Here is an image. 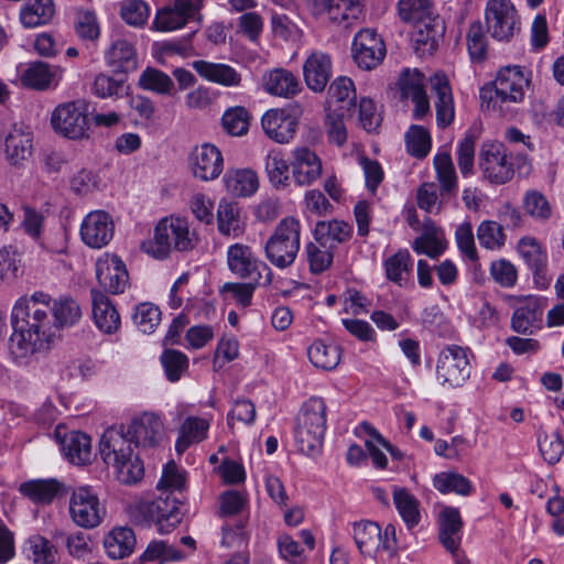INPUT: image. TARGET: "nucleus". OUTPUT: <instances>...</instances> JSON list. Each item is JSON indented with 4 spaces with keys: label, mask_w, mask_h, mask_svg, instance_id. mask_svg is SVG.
<instances>
[{
    "label": "nucleus",
    "mask_w": 564,
    "mask_h": 564,
    "mask_svg": "<svg viewBox=\"0 0 564 564\" xmlns=\"http://www.w3.org/2000/svg\"><path fill=\"white\" fill-rule=\"evenodd\" d=\"M62 449L70 463L84 465L91 458V440L83 432L72 431L62 440Z\"/></svg>",
    "instance_id": "obj_35"
},
{
    "label": "nucleus",
    "mask_w": 564,
    "mask_h": 564,
    "mask_svg": "<svg viewBox=\"0 0 564 564\" xmlns=\"http://www.w3.org/2000/svg\"><path fill=\"white\" fill-rule=\"evenodd\" d=\"M28 543L31 551V558L34 564L55 563L57 549L48 539L40 534H35L29 538Z\"/></svg>",
    "instance_id": "obj_61"
},
{
    "label": "nucleus",
    "mask_w": 564,
    "mask_h": 564,
    "mask_svg": "<svg viewBox=\"0 0 564 564\" xmlns=\"http://www.w3.org/2000/svg\"><path fill=\"white\" fill-rule=\"evenodd\" d=\"M469 375L470 365L466 348L448 345L441 350L436 365V378L442 386L462 387Z\"/></svg>",
    "instance_id": "obj_10"
},
{
    "label": "nucleus",
    "mask_w": 564,
    "mask_h": 564,
    "mask_svg": "<svg viewBox=\"0 0 564 564\" xmlns=\"http://www.w3.org/2000/svg\"><path fill=\"white\" fill-rule=\"evenodd\" d=\"M131 517L140 524L154 522L161 534L171 532L182 520L180 507L175 500H170L169 497L135 505Z\"/></svg>",
    "instance_id": "obj_9"
},
{
    "label": "nucleus",
    "mask_w": 564,
    "mask_h": 564,
    "mask_svg": "<svg viewBox=\"0 0 564 564\" xmlns=\"http://www.w3.org/2000/svg\"><path fill=\"white\" fill-rule=\"evenodd\" d=\"M486 24L490 35L498 41H509L519 31V18L509 0H488Z\"/></svg>",
    "instance_id": "obj_12"
},
{
    "label": "nucleus",
    "mask_w": 564,
    "mask_h": 564,
    "mask_svg": "<svg viewBox=\"0 0 564 564\" xmlns=\"http://www.w3.org/2000/svg\"><path fill=\"white\" fill-rule=\"evenodd\" d=\"M56 77V69H53L44 62L30 63L21 75V83L25 87L36 90H45L51 87Z\"/></svg>",
    "instance_id": "obj_46"
},
{
    "label": "nucleus",
    "mask_w": 564,
    "mask_h": 564,
    "mask_svg": "<svg viewBox=\"0 0 564 564\" xmlns=\"http://www.w3.org/2000/svg\"><path fill=\"white\" fill-rule=\"evenodd\" d=\"M466 40L471 61L482 62L487 57L488 42L480 21H475L469 25Z\"/></svg>",
    "instance_id": "obj_59"
},
{
    "label": "nucleus",
    "mask_w": 564,
    "mask_h": 564,
    "mask_svg": "<svg viewBox=\"0 0 564 564\" xmlns=\"http://www.w3.org/2000/svg\"><path fill=\"white\" fill-rule=\"evenodd\" d=\"M366 0H335L337 9L333 11L337 25L350 28L356 24L364 14Z\"/></svg>",
    "instance_id": "obj_55"
},
{
    "label": "nucleus",
    "mask_w": 564,
    "mask_h": 564,
    "mask_svg": "<svg viewBox=\"0 0 564 564\" xmlns=\"http://www.w3.org/2000/svg\"><path fill=\"white\" fill-rule=\"evenodd\" d=\"M93 318L95 325L105 334H113L120 327V314L101 291L91 290Z\"/></svg>",
    "instance_id": "obj_26"
},
{
    "label": "nucleus",
    "mask_w": 564,
    "mask_h": 564,
    "mask_svg": "<svg viewBox=\"0 0 564 564\" xmlns=\"http://www.w3.org/2000/svg\"><path fill=\"white\" fill-rule=\"evenodd\" d=\"M89 104L77 99L58 105L52 112L54 131L68 139L77 140L87 135Z\"/></svg>",
    "instance_id": "obj_8"
},
{
    "label": "nucleus",
    "mask_w": 564,
    "mask_h": 564,
    "mask_svg": "<svg viewBox=\"0 0 564 564\" xmlns=\"http://www.w3.org/2000/svg\"><path fill=\"white\" fill-rule=\"evenodd\" d=\"M301 224L294 217L279 221L264 246L267 259L276 268L285 269L293 264L300 250Z\"/></svg>",
    "instance_id": "obj_6"
},
{
    "label": "nucleus",
    "mask_w": 564,
    "mask_h": 564,
    "mask_svg": "<svg viewBox=\"0 0 564 564\" xmlns=\"http://www.w3.org/2000/svg\"><path fill=\"white\" fill-rule=\"evenodd\" d=\"M161 362L165 370V375L171 382L178 381L183 372L188 367V359L185 354L166 349L161 356Z\"/></svg>",
    "instance_id": "obj_64"
},
{
    "label": "nucleus",
    "mask_w": 564,
    "mask_h": 564,
    "mask_svg": "<svg viewBox=\"0 0 564 564\" xmlns=\"http://www.w3.org/2000/svg\"><path fill=\"white\" fill-rule=\"evenodd\" d=\"M478 164L482 177L495 185L509 182L514 174L513 165L500 143H484L479 151Z\"/></svg>",
    "instance_id": "obj_11"
},
{
    "label": "nucleus",
    "mask_w": 564,
    "mask_h": 564,
    "mask_svg": "<svg viewBox=\"0 0 564 564\" xmlns=\"http://www.w3.org/2000/svg\"><path fill=\"white\" fill-rule=\"evenodd\" d=\"M124 427L130 442H133L135 447H156L165 435V427L162 419L153 412H144L133 417Z\"/></svg>",
    "instance_id": "obj_15"
},
{
    "label": "nucleus",
    "mask_w": 564,
    "mask_h": 564,
    "mask_svg": "<svg viewBox=\"0 0 564 564\" xmlns=\"http://www.w3.org/2000/svg\"><path fill=\"white\" fill-rule=\"evenodd\" d=\"M226 188L234 196L247 197L253 195L259 187V177L251 169L228 170L224 176Z\"/></svg>",
    "instance_id": "obj_34"
},
{
    "label": "nucleus",
    "mask_w": 564,
    "mask_h": 564,
    "mask_svg": "<svg viewBox=\"0 0 564 564\" xmlns=\"http://www.w3.org/2000/svg\"><path fill=\"white\" fill-rule=\"evenodd\" d=\"M542 315L543 311L538 300L529 297L514 310L511 317V328L518 334L531 335L534 329L541 327Z\"/></svg>",
    "instance_id": "obj_30"
},
{
    "label": "nucleus",
    "mask_w": 564,
    "mask_h": 564,
    "mask_svg": "<svg viewBox=\"0 0 564 564\" xmlns=\"http://www.w3.org/2000/svg\"><path fill=\"white\" fill-rule=\"evenodd\" d=\"M80 318V305L69 296L53 299L41 291L22 296L11 313L13 333L9 339L10 354L17 361H22L46 350L57 330L76 325Z\"/></svg>",
    "instance_id": "obj_1"
},
{
    "label": "nucleus",
    "mask_w": 564,
    "mask_h": 564,
    "mask_svg": "<svg viewBox=\"0 0 564 564\" xmlns=\"http://www.w3.org/2000/svg\"><path fill=\"white\" fill-rule=\"evenodd\" d=\"M189 167L196 178L205 182L213 181L223 172V154L214 144L204 143L197 145L191 152Z\"/></svg>",
    "instance_id": "obj_19"
},
{
    "label": "nucleus",
    "mask_w": 564,
    "mask_h": 564,
    "mask_svg": "<svg viewBox=\"0 0 564 564\" xmlns=\"http://www.w3.org/2000/svg\"><path fill=\"white\" fill-rule=\"evenodd\" d=\"M63 485L56 479H33L20 485V492L37 505H50Z\"/></svg>",
    "instance_id": "obj_36"
},
{
    "label": "nucleus",
    "mask_w": 564,
    "mask_h": 564,
    "mask_svg": "<svg viewBox=\"0 0 564 564\" xmlns=\"http://www.w3.org/2000/svg\"><path fill=\"white\" fill-rule=\"evenodd\" d=\"M383 265L387 279L403 286L411 276L413 259L406 249H402L387 258Z\"/></svg>",
    "instance_id": "obj_43"
},
{
    "label": "nucleus",
    "mask_w": 564,
    "mask_h": 564,
    "mask_svg": "<svg viewBox=\"0 0 564 564\" xmlns=\"http://www.w3.org/2000/svg\"><path fill=\"white\" fill-rule=\"evenodd\" d=\"M209 423L205 419L188 416L180 427V435L175 443L178 454L185 452L191 445L200 443L207 436Z\"/></svg>",
    "instance_id": "obj_41"
},
{
    "label": "nucleus",
    "mask_w": 564,
    "mask_h": 564,
    "mask_svg": "<svg viewBox=\"0 0 564 564\" xmlns=\"http://www.w3.org/2000/svg\"><path fill=\"white\" fill-rule=\"evenodd\" d=\"M311 272L318 274L326 271L333 262V249L323 241H312L305 247Z\"/></svg>",
    "instance_id": "obj_51"
},
{
    "label": "nucleus",
    "mask_w": 564,
    "mask_h": 564,
    "mask_svg": "<svg viewBox=\"0 0 564 564\" xmlns=\"http://www.w3.org/2000/svg\"><path fill=\"white\" fill-rule=\"evenodd\" d=\"M302 113L300 106L291 110L270 109L261 118L262 129L268 138L276 143H289L294 139L297 128V116Z\"/></svg>",
    "instance_id": "obj_16"
},
{
    "label": "nucleus",
    "mask_w": 564,
    "mask_h": 564,
    "mask_svg": "<svg viewBox=\"0 0 564 564\" xmlns=\"http://www.w3.org/2000/svg\"><path fill=\"white\" fill-rule=\"evenodd\" d=\"M354 540L360 553L365 556H373L382 549L381 529L371 521H362L355 524Z\"/></svg>",
    "instance_id": "obj_40"
},
{
    "label": "nucleus",
    "mask_w": 564,
    "mask_h": 564,
    "mask_svg": "<svg viewBox=\"0 0 564 564\" xmlns=\"http://www.w3.org/2000/svg\"><path fill=\"white\" fill-rule=\"evenodd\" d=\"M227 265L232 274L242 280L269 285L272 282L271 269L261 261L252 248L243 243H235L228 247Z\"/></svg>",
    "instance_id": "obj_7"
},
{
    "label": "nucleus",
    "mask_w": 564,
    "mask_h": 564,
    "mask_svg": "<svg viewBox=\"0 0 564 564\" xmlns=\"http://www.w3.org/2000/svg\"><path fill=\"white\" fill-rule=\"evenodd\" d=\"M250 115L242 106L228 108L221 117L224 130L232 137H242L249 130Z\"/></svg>",
    "instance_id": "obj_53"
},
{
    "label": "nucleus",
    "mask_w": 564,
    "mask_h": 564,
    "mask_svg": "<svg viewBox=\"0 0 564 564\" xmlns=\"http://www.w3.org/2000/svg\"><path fill=\"white\" fill-rule=\"evenodd\" d=\"M120 15L132 26H142L149 19L150 9L143 0H126L121 3Z\"/></svg>",
    "instance_id": "obj_63"
},
{
    "label": "nucleus",
    "mask_w": 564,
    "mask_h": 564,
    "mask_svg": "<svg viewBox=\"0 0 564 564\" xmlns=\"http://www.w3.org/2000/svg\"><path fill=\"white\" fill-rule=\"evenodd\" d=\"M529 79L524 76L520 66H507L499 70L494 83L495 97L490 100L495 104L520 102L524 98V90Z\"/></svg>",
    "instance_id": "obj_17"
},
{
    "label": "nucleus",
    "mask_w": 564,
    "mask_h": 564,
    "mask_svg": "<svg viewBox=\"0 0 564 564\" xmlns=\"http://www.w3.org/2000/svg\"><path fill=\"white\" fill-rule=\"evenodd\" d=\"M138 84L140 88L160 95L170 94L174 86L172 78L167 74L153 67H147L141 73Z\"/></svg>",
    "instance_id": "obj_54"
},
{
    "label": "nucleus",
    "mask_w": 564,
    "mask_h": 564,
    "mask_svg": "<svg viewBox=\"0 0 564 564\" xmlns=\"http://www.w3.org/2000/svg\"><path fill=\"white\" fill-rule=\"evenodd\" d=\"M133 321L140 332L151 334L161 321V311L151 303H141L137 306Z\"/></svg>",
    "instance_id": "obj_62"
},
{
    "label": "nucleus",
    "mask_w": 564,
    "mask_h": 564,
    "mask_svg": "<svg viewBox=\"0 0 564 564\" xmlns=\"http://www.w3.org/2000/svg\"><path fill=\"white\" fill-rule=\"evenodd\" d=\"M386 53L384 42L373 29L360 30L352 40V58L361 69L371 70L379 66Z\"/></svg>",
    "instance_id": "obj_14"
},
{
    "label": "nucleus",
    "mask_w": 564,
    "mask_h": 564,
    "mask_svg": "<svg viewBox=\"0 0 564 564\" xmlns=\"http://www.w3.org/2000/svg\"><path fill=\"white\" fill-rule=\"evenodd\" d=\"M432 93L435 95L436 121L438 127L449 126L455 117L454 99L448 78L445 74H435L431 78Z\"/></svg>",
    "instance_id": "obj_25"
},
{
    "label": "nucleus",
    "mask_w": 564,
    "mask_h": 564,
    "mask_svg": "<svg viewBox=\"0 0 564 564\" xmlns=\"http://www.w3.org/2000/svg\"><path fill=\"white\" fill-rule=\"evenodd\" d=\"M393 503L409 529L416 527L421 520L420 501L408 489L393 487Z\"/></svg>",
    "instance_id": "obj_44"
},
{
    "label": "nucleus",
    "mask_w": 564,
    "mask_h": 564,
    "mask_svg": "<svg viewBox=\"0 0 564 564\" xmlns=\"http://www.w3.org/2000/svg\"><path fill=\"white\" fill-rule=\"evenodd\" d=\"M433 486L441 494L455 492L460 496H469L473 491L471 482L462 474L443 471L433 477Z\"/></svg>",
    "instance_id": "obj_49"
},
{
    "label": "nucleus",
    "mask_w": 564,
    "mask_h": 564,
    "mask_svg": "<svg viewBox=\"0 0 564 564\" xmlns=\"http://www.w3.org/2000/svg\"><path fill=\"white\" fill-rule=\"evenodd\" d=\"M192 67L203 79L223 87L236 88L240 86L242 80L241 74L225 63L197 59L192 63Z\"/></svg>",
    "instance_id": "obj_23"
},
{
    "label": "nucleus",
    "mask_w": 564,
    "mask_h": 564,
    "mask_svg": "<svg viewBox=\"0 0 564 564\" xmlns=\"http://www.w3.org/2000/svg\"><path fill=\"white\" fill-rule=\"evenodd\" d=\"M184 557L183 552L169 545L164 541H152L147 546L145 551L140 555L139 561L144 564L147 562L160 561H180Z\"/></svg>",
    "instance_id": "obj_58"
},
{
    "label": "nucleus",
    "mask_w": 564,
    "mask_h": 564,
    "mask_svg": "<svg viewBox=\"0 0 564 564\" xmlns=\"http://www.w3.org/2000/svg\"><path fill=\"white\" fill-rule=\"evenodd\" d=\"M105 513L97 495L89 488L80 487L70 496L69 514L76 525L84 529L97 528Z\"/></svg>",
    "instance_id": "obj_13"
},
{
    "label": "nucleus",
    "mask_w": 564,
    "mask_h": 564,
    "mask_svg": "<svg viewBox=\"0 0 564 564\" xmlns=\"http://www.w3.org/2000/svg\"><path fill=\"white\" fill-rule=\"evenodd\" d=\"M435 229L431 220L424 224V234L416 237L412 243V248L417 254H426L435 259L444 252L445 246L436 237Z\"/></svg>",
    "instance_id": "obj_52"
},
{
    "label": "nucleus",
    "mask_w": 564,
    "mask_h": 564,
    "mask_svg": "<svg viewBox=\"0 0 564 564\" xmlns=\"http://www.w3.org/2000/svg\"><path fill=\"white\" fill-rule=\"evenodd\" d=\"M518 251L529 269L533 272L535 281L549 284L546 279L547 254L540 242L533 237H523L518 242Z\"/></svg>",
    "instance_id": "obj_27"
},
{
    "label": "nucleus",
    "mask_w": 564,
    "mask_h": 564,
    "mask_svg": "<svg viewBox=\"0 0 564 564\" xmlns=\"http://www.w3.org/2000/svg\"><path fill=\"white\" fill-rule=\"evenodd\" d=\"M115 232V224L111 216L104 210H94L85 216L80 225V238L83 242L94 249L107 246Z\"/></svg>",
    "instance_id": "obj_18"
},
{
    "label": "nucleus",
    "mask_w": 564,
    "mask_h": 564,
    "mask_svg": "<svg viewBox=\"0 0 564 564\" xmlns=\"http://www.w3.org/2000/svg\"><path fill=\"white\" fill-rule=\"evenodd\" d=\"M264 89L274 96L292 98L301 90L297 77L290 70L276 68L263 77Z\"/></svg>",
    "instance_id": "obj_31"
},
{
    "label": "nucleus",
    "mask_w": 564,
    "mask_h": 564,
    "mask_svg": "<svg viewBox=\"0 0 564 564\" xmlns=\"http://www.w3.org/2000/svg\"><path fill=\"white\" fill-rule=\"evenodd\" d=\"M408 152L417 159L425 158L431 150V135L422 126H411L405 133Z\"/></svg>",
    "instance_id": "obj_56"
},
{
    "label": "nucleus",
    "mask_w": 564,
    "mask_h": 564,
    "mask_svg": "<svg viewBox=\"0 0 564 564\" xmlns=\"http://www.w3.org/2000/svg\"><path fill=\"white\" fill-rule=\"evenodd\" d=\"M438 536L443 546L451 553H455L460 544L463 521L459 510L454 507H445L438 517Z\"/></svg>",
    "instance_id": "obj_28"
},
{
    "label": "nucleus",
    "mask_w": 564,
    "mask_h": 564,
    "mask_svg": "<svg viewBox=\"0 0 564 564\" xmlns=\"http://www.w3.org/2000/svg\"><path fill=\"white\" fill-rule=\"evenodd\" d=\"M306 86L314 93H322L332 77L330 56L323 52H313L303 64Z\"/></svg>",
    "instance_id": "obj_24"
},
{
    "label": "nucleus",
    "mask_w": 564,
    "mask_h": 564,
    "mask_svg": "<svg viewBox=\"0 0 564 564\" xmlns=\"http://www.w3.org/2000/svg\"><path fill=\"white\" fill-rule=\"evenodd\" d=\"M326 432V404L322 398L308 399L297 417L295 442L300 452L314 455L319 452Z\"/></svg>",
    "instance_id": "obj_5"
},
{
    "label": "nucleus",
    "mask_w": 564,
    "mask_h": 564,
    "mask_svg": "<svg viewBox=\"0 0 564 564\" xmlns=\"http://www.w3.org/2000/svg\"><path fill=\"white\" fill-rule=\"evenodd\" d=\"M291 171L299 186H310L322 175V160L307 147L295 148L292 151Z\"/></svg>",
    "instance_id": "obj_20"
},
{
    "label": "nucleus",
    "mask_w": 564,
    "mask_h": 564,
    "mask_svg": "<svg viewBox=\"0 0 564 564\" xmlns=\"http://www.w3.org/2000/svg\"><path fill=\"white\" fill-rule=\"evenodd\" d=\"M477 238L481 247L490 250L500 249L506 241L503 227L492 220L480 223L477 228Z\"/></svg>",
    "instance_id": "obj_60"
},
{
    "label": "nucleus",
    "mask_w": 564,
    "mask_h": 564,
    "mask_svg": "<svg viewBox=\"0 0 564 564\" xmlns=\"http://www.w3.org/2000/svg\"><path fill=\"white\" fill-rule=\"evenodd\" d=\"M129 85L123 77L99 73L94 77L91 93L101 99H118L128 94Z\"/></svg>",
    "instance_id": "obj_47"
},
{
    "label": "nucleus",
    "mask_w": 564,
    "mask_h": 564,
    "mask_svg": "<svg viewBox=\"0 0 564 564\" xmlns=\"http://www.w3.org/2000/svg\"><path fill=\"white\" fill-rule=\"evenodd\" d=\"M291 162L288 163L281 150L273 149L268 152L264 159V171L270 184L275 189H285L290 184L289 171Z\"/></svg>",
    "instance_id": "obj_38"
},
{
    "label": "nucleus",
    "mask_w": 564,
    "mask_h": 564,
    "mask_svg": "<svg viewBox=\"0 0 564 564\" xmlns=\"http://www.w3.org/2000/svg\"><path fill=\"white\" fill-rule=\"evenodd\" d=\"M54 14L53 0H26L20 11V21L25 28H37L48 23Z\"/></svg>",
    "instance_id": "obj_37"
},
{
    "label": "nucleus",
    "mask_w": 564,
    "mask_h": 564,
    "mask_svg": "<svg viewBox=\"0 0 564 564\" xmlns=\"http://www.w3.org/2000/svg\"><path fill=\"white\" fill-rule=\"evenodd\" d=\"M362 426L371 437L370 440L366 441L365 445L373 465L380 469L386 468L388 464V458L383 453L382 448L388 451L391 455H394L393 446L389 442H387L382 437V435L368 423H364Z\"/></svg>",
    "instance_id": "obj_50"
},
{
    "label": "nucleus",
    "mask_w": 564,
    "mask_h": 564,
    "mask_svg": "<svg viewBox=\"0 0 564 564\" xmlns=\"http://www.w3.org/2000/svg\"><path fill=\"white\" fill-rule=\"evenodd\" d=\"M124 425L107 429L99 442L102 460L112 466L120 482L132 485L140 481L144 475L143 463L132 449Z\"/></svg>",
    "instance_id": "obj_2"
},
{
    "label": "nucleus",
    "mask_w": 564,
    "mask_h": 564,
    "mask_svg": "<svg viewBox=\"0 0 564 564\" xmlns=\"http://www.w3.org/2000/svg\"><path fill=\"white\" fill-rule=\"evenodd\" d=\"M217 226L221 235L237 238L245 231L240 208L235 203L221 200L217 209Z\"/></svg>",
    "instance_id": "obj_39"
},
{
    "label": "nucleus",
    "mask_w": 564,
    "mask_h": 564,
    "mask_svg": "<svg viewBox=\"0 0 564 564\" xmlns=\"http://www.w3.org/2000/svg\"><path fill=\"white\" fill-rule=\"evenodd\" d=\"M135 534L128 527L113 528L104 539V547L111 560L129 556L135 547Z\"/></svg>",
    "instance_id": "obj_32"
},
{
    "label": "nucleus",
    "mask_w": 564,
    "mask_h": 564,
    "mask_svg": "<svg viewBox=\"0 0 564 564\" xmlns=\"http://www.w3.org/2000/svg\"><path fill=\"white\" fill-rule=\"evenodd\" d=\"M198 243V237L188 221L181 217L162 218L154 228L153 239L143 243L147 253L155 259H165L172 251L186 252Z\"/></svg>",
    "instance_id": "obj_3"
},
{
    "label": "nucleus",
    "mask_w": 564,
    "mask_h": 564,
    "mask_svg": "<svg viewBox=\"0 0 564 564\" xmlns=\"http://www.w3.org/2000/svg\"><path fill=\"white\" fill-rule=\"evenodd\" d=\"M433 164L442 193H454L457 189L458 180L451 154L448 152L437 153Z\"/></svg>",
    "instance_id": "obj_48"
},
{
    "label": "nucleus",
    "mask_w": 564,
    "mask_h": 564,
    "mask_svg": "<svg viewBox=\"0 0 564 564\" xmlns=\"http://www.w3.org/2000/svg\"><path fill=\"white\" fill-rule=\"evenodd\" d=\"M311 362L319 369L333 370L340 362L341 350L339 346L315 340L307 349Z\"/></svg>",
    "instance_id": "obj_45"
},
{
    "label": "nucleus",
    "mask_w": 564,
    "mask_h": 564,
    "mask_svg": "<svg viewBox=\"0 0 564 564\" xmlns=\"http://www.w3.org/2000/svg\"><path fill=\"white\" fill-rule=\"evenodd\" d=\"M327 104L330 111L350 116L356 106L354 82L345 76L336 78L328 88Z\"/></svg>",
    "instance_id": "obj_29"
},
{
    "label": "nucleus",
    "mask_w": 564,
    "mask_h": 564,
    "mask_svg": "<svg viewBox=\"0 0 564 564\" xmlns=\"http://www.w3.org/2000/svg\"><path fill=\"white\" fill-rule=\"evenodd\" d=\"M107 64L117 73L133 72L138 67L134 46L127 40H116L106 52Z\"/></svg>",
    "instance_id": "obj_33"
},
{
    "label": "nucleus",
    "mask_w": 564,
    "mask_h": 564,
    "mask_svg": "<svg viewBox=\"0 0 564 564\" xmlns=\"http://www.w3.org/2000/svg\"><path fill=\"white\" fill-rule=\"evenodd\" d=\"M351 234L352 227L348 223L338 219L318 221L314 229L315 240L326 242L332 249L349 240Z\"/></svg>",
    "instance_id": "obj_42"
},
{
    "label": "nucleus",
    "mask_w": 564,
    "mask_h": 564,
    "mask_svg": "<svg viewBox=\"0 0 564 564\" xmlns=\"http://www.w3.org/2000/svg\"><path fill=\"white\" fill-rule=\"evenodd\" d=\"M33 152L32 132L28 127L13 124L4 138V153L11 165H21Z\"/></svg>",
    "instance_id": "obj_22"
},
{
    "label": "nucleus",
    "mask_w": 564,
    "mask_h": 564,
    "mask_svg": "<svg viewBox=\"0 0 564 564\" xmlns=\"http://www.w3.org/2000/svg\"><path fill=\"white\" fill-rule=\"evenodd\" d=\"M399 18L415 25L414 41L427 46L432 51L437 45V39L444 31V24L440 15L434 12L431 0H399Z\"/></svg>",
    "instance_id": "obj_4"
},
{
    "label": "nucleus",
    "mask_w": 564,
    "mask_h": 564,
    "mask_svg": "<svg viewBox=\"0 0 564 564\" xmlns=\"http://www.w3.org/2000/svg\"><path fill=\"white\" fill-rule=\"evenodd\" d=\"M96 276L100 286L113 294L122 293L128 284V271L117 256L99 259L96 262Z\"/></svg>",
    "instance_id": "obj_21"
},
{
    "label": "nucleus",
    "mask_w": 564,
    "mask_h": 564,
    "mask_svg": "<svg viewBox=\"0 0 564 564\" xmlns=\"http://www.w3.org/2000/svg\"><path fill=\"white\" fill-rule=\"evenodd\" d=\"M21 256L17 248L4 246L0 249V282H12L20 274Z\"/></svg>",
    "instance_id": "obj_57"
}]
</instances>
